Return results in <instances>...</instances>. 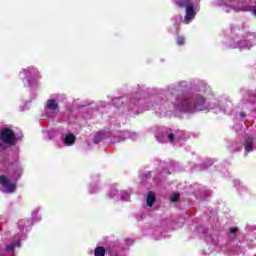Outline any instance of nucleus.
<instances>
[{
  "mask_svg": "<svg viewBox=\"0 0 256 256\" xmlns=\"http://www.w3.org/2000/svg\"><path fill=\"white\" fill-rule=\"evenodd\" d=\"M15 247H19V241H17L15 244L7 246L4 256H15Z\"/></svg>",
  "mask_w": 256,
  "mask_h": 256,
  "instance_id": "0eeeda50",
  "label": "nucleus"
},
{
  "mask_svg": "<svg viewBox=\"0 0 256 256\" xmlns=\"http://www.w3.org/2000/svg\"><path fill=\"white\" fill-rule=\"evenodd\" d=\"M223 9L224 11H226V13H229V11H239V9L233 7V5H227V4H224Z\"/></svg>",
  "mask_w": 256,
  "mask_h": 256,
  "instance_id": "f8f14e48",
  "label": "nucleus"
},
{
  "mask_svg": "<svg viewBox=\"0 0 256 256\" xmlns=\"http://www.w3.org/2000/svg\"><path fill=\"white\" fill-rule=\"evenodd\" d=\"M121 201H129V195L127 192H123L120 197Z\"/></svg>",
  "mask_w": 256,
  "mask_h": 256,
  "instance_id": "4468645a",
  "label": "nucleus"
},
{
  "mask_svg": "<svg viewBox=\"0 0 256 256\" xmlns=\"http://www.w3.org/2000/svg\"><path fill=\"white\" fill-rule=\"evenodd\" d=\"M163 137H167V139H168V141H170V143H175L176 141H179L178 134L166 133V134H163Z\"/></svg>",
  "mask_w": 256,
  "mask_h": 256,
  "instance_id": "6e6552de",
  "label": "nucleus"
},
{
  "mask_svg": "<svg viewBox=\"0 0 256 256\" xmlns=\"http://www.w3.org/2000/svg\"><path fill=\"white\" fill-rule=\"evenodd\" d=\"M123 140H124V139H118L117 142L119 143V142H121V141H123Z\"/></svg>",
  "mask_w": 256,
  "mask_h": 256,
  "instance_id": "b1692460",
  "label": "nucleus"
},
{
  "mask_svg": "<svg viewBox=\"0 0 256 256\" xmlns=\"http://www.w3.org/2000/svg\"><path fill=\"white\" fill-rule=\"evenodd\" d=\"M158 141H160L161 143H167V140H166V141H163V139H161V137L158 138Z\"/></svg>",
  "mask_w": 256,
  "mask_h": 256,
  "instance_id": "4be33fe9",
  "label": "nucleus"
},
{
  "mask_svg": "<svg viewBox=\"0 0 256 256\" xmlns=\"http://www.w3.org/2000/svg\"><path fill=\"white\" fill-rule=\"evenodd\" d=\"M94 255H95V256H105V248H103V247H97V248L94 250Z\"/></svg>",
  "mask_w": 256,
  "mask_h": 256,
  "instance_id": "9b49d317",
  "label": "nucleus"
},
{
  "mask_svg": "<svg viewBox=\"0 0 256 256\" xmlns=\"http://www.w3.org/2000/svg\"><path fill=\"white\" fill-rule=\"evenodd\" d=\"M146 203L148 207H153V203H155V193L153 192L148 193Z\"/></svg>",
  "mask_w": 256,
  "mask_h": 256,
  "instance_id": "9d476101",
  "label": "nucleus"
},
{
  "mask_svg": "<svg viewBox=\"0 0 256 256\" xmlns=\"http://www.w3.org/2000/svg\"><path fill=\"white\" fill-rule=\"evenodd\" d=\"M253 151V138H248L245 144V153H251Z\"/></svg>",
  "mask_w": 256,
  "mask_h": 256,
  "instance_id": "1a4fd4ad",
  "label": "nucleus"
},
{
  "mask_svg": "<svg viewBox=\"0 0 256 256\" xmlns=\"http://www.w3.org/2000/svg\"><path fill=\"white\" fill-rule=\"evenodd\" d=\"M20 77L21 79H25L29 77V72H27V70H24L23 72L20 73Z\"/></svg>",
  "mask_w": 256,
  "mask_h": 256,
  "instance_id": "f3484780",
  "label": "nucleus"
},
{
  "mask_svg": "<svg viewBox=\"0 0 256 256\" xmlns=\"http://www.w3.org/2000/svg\"><path fill=\"white\" fill-rule=\"evenodd\" d=\"M185 43V38L183 37H178L177 39V45H184Z\"/></svg>",
  "mask_w": 256,
  "mask_h": 256,
  "instance_id": "a211bd4d",
  "label": "nucleus"
},
{
  "mask_svg": "<svg viewBox=\"0 0 256 256\" xmlns=\"http://www.w3.org/2000/svg\"><path fill=\"white\" fill-rule=\"evenodd\" d=\"M127 135H129V133H127V132H124V133L122 134L123 137H127Z\"/></svg>",
  "mask_w": 256,
  "mask_h": 256,
  "instance_id": "5701e85b",
  "label": "nucleus"
},
{
  "mask_svg": "<svg viewBox=\"0 0 256 256\" xmlns=\"http://www.w3.org/2000/svg\"><path fill=\"white\" fill-rule=\"evenodd\" d=\"M238 47H239L240 49H250V48H251V46L247 45V44L245 43V41L240 42V44H239Z\"/></svg>",
  "mask_w": 256,
  "mask_h": 256,
  "instance_id": "ddd939ff",
  "label": "nucleus"
},
{
  "mask_svg": "<svg viewBox=\"0 0 256 256\" xmlns=\"http://www.w3.org/2000/svg\"><path fill=\"white\" fill-rule=\"evenodd\" d=\"M115 195H117V189L112 188L111 191H110V193H109V197H110L111 199H113V197H115Z\"/></svg>",
  "mask_w": 256,
  "mask_h": 256,
  "instance_id": "dca6fc26",
  "label": "nucleus"
},
{
  "mask_svg": "<svg viewBox=\"0 0 256 256\" xmlns=\"http://www.w3.org/2000/svg\"><path fill=\"white\" fill-rule=\"evenodd\" d=\"M0 139L7 145H15L17 138H15V132L10 128H3L0 132Z\"/></svg>",
  "mask_w": 256,
  "mask_h": 256,
  "instance_id": "7ed1b4c3",
  "label": "nucleus"
},
{
  "mask_svg": "<svg viewBox=\"0 0 256 256\" xmlns=\"http://www.w3.org/2000/svg\"><path fill=\"white\" fill-rule=\"evenodd\" d=\"M235 232H237V228L230 229V233H235Z\"/></svg>",
  "mask_w": 256,
  "mask_h": 256,
  "instance_id": "412c9836",
  "label": "nucleus"
},
{
  "mask_svg": "<svg viewBox=\"0 0 256 256\" xmlns=\"http://www.w3.org/2000/svg\"><path fill=\"white\" fill-rule=\"evenodd\" d=\"M0 185L4 193H14L16 189L15 183H12L10 179L5 176H0Z\"/></svg>",
  "mask_w": 256,
  "mask_h": 256,
  "instance_id": "20e7f679",
  "label": "nucleus"
},
{
  "mask_svg": "<svg viewBox=\"0 0 256 256\" xmlns=\"http://www.w3.org/2000/svg\"><path fill=\"white\" fill-rule=\"evenodd\" d=\"M174 5H178V7L186 8V15L184 21L186 23H191L193 19H195V5H197V0H173Z\"/></svg>",
  "mask_w": 256,
  "mask_h": 256,
  "instance_id": "f03ea898",
  "label": "nucleus"
},
{
  "mask_svg": "<svg viewBox=\"0 0 256 256\" xmlns=\"http://www.w3.org/2000/svg\"><path fill=\"white\" fill-rule=\"evenodd\" d=\"M181 20H182L181 16H177V17L175 18V21H177L178 23H181Z\"/></svg>",
  "mask_w": 256,
  "mask_h": 256,
  "instance_id": "aec40b11",
  "label": "nucleus"
},
{
  "mask_svg": "<svg viewBox=\"0 0 256 256\" xmlns=\"http://www.w3.org/2000/svg\"><path fill=\"white\" fill-rule=\"evenodd\" d=\"M58 107L59 104L55 99H49L46 103V109H48L49 111H57Z\"/></svg>",
  "mask_w": 256,
  "mask_h": 256,
  "instance_id": "423d86ee",
  "label": "nucleus"
},
{
  "mask_svg": "<svg viewBox=\"0 0 256 256\" xmlns=\"http://www.w3.org/2000/svg\"><path fill=\"white\" fill-rule=\"evenodd\" d=\"M23 225H25V221H23V220L18 223V226L21 228H23Z\"/></svg>",
  "mask_w": 256,
  "mask_h": 256,
  "instance_id": "6ab92c4d",
  "label": "nucleus"
},
{
  "mask_svg": "<svg viewBox=\"0 0 256 256\" xmlns=\"http://www.w3.org/2000/svg\"><path fill=\"white\" fill-rule=\"evenodd\" d=\"M62 141L64 145H66L67 147H70V145H73L75 143V135L66 134L62 137Z\"/></svg>",
  "mask_w": 256,
  "mask_h": 256,
  "instance_id": "39448f33",
  "label": "nucleus"
},
{
  "mask_svg": "<svg viewBox=\"0 0 256 256\" xmlns=\"http://www.w3.org/2000/svg\"><path fill=\"white\" fill-rule=\"evenodd\" d=\"M176 107L179 111H183L184 113H197V111H207V109H209L203 97L185 98L176 104Z\"/></svg>",
  "mask_w": 256,
  "mask_h": 256,
  "instance_id": "f257e3e1",
  "label": "nucleus"
},
{
  "mask_svg": "<svg viewBox=\"0 0 256 256\" xmlns=\"http://www.w3.org/2000/svg\"><path fill=\"white\" fill-rule=\"evenodd\" d=\"M170 199H171V201H172L173 203L179 201V194H177V193L173 194V195L170 197Z\"/></svg>",
  "mask_w": 256,
  "mask_h": 256,
  "instance_id": "2eb2a0df",
  "label": "nucleus"
}]
</instances>
